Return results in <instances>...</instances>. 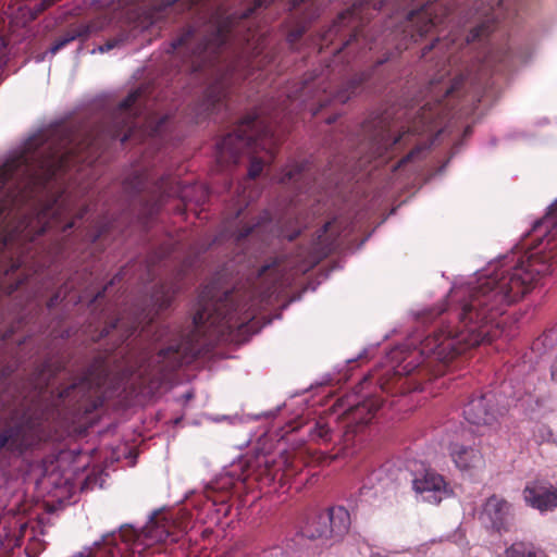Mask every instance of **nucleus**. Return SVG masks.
<instances>
[{
    "instance_id": "e2e57ef3",
    "label": "nucleus",
    "mask_w": 557,
    "mask_h": 557,
    "mask_svg": "<svg viewBox=\"0 0 557 557\" xmlns=\"http://www.w3.org/2000/svg\"><path fill=\"white\" fill-rule=\"evenodd\" d=\"M296 236H297V234H295L294 236H290L289 240H293Z\"/></svg>"
},
{
    "instance_id": "7c9ffc66",
    "label": "nucleus",
    "mask_w": 557,
    "mask_h": 557,
    "mask_svg": "<svg viewBox=\"0 0 557 557\" xmlns=\"http://www.w3.org/2000/svg\"><path fill=\"white\" fill-rule=\"evenodd\" d=\"M276 264H277L276 261H272V262H268V263L261 265L257 270V277H259V278L262 277L267 272H270V275L276 276V269H275ZM278 287L280 286H277L276 281L274 283H272L270 286H268L263 292L260 293L261 301L267 300L273 294H275L278 290Z\"/></svg>"
},
{
    "instance_id": "393cba45",
    "label": "nucleus",
    "mask_w": 557,
    "mask_h": 557,
    "mask_svg": "<svg viewBox=\"0 0 557 557\" xmlns=\"http://www.w3.org/2000/svg\"><path fill=\"white\" fill-rule=\"evenodd\" d=\"M90 33L91 27L87 24L70 29L51 45L49 48L50 57L52 58L59 50L76 39H87Z\"/></svg>"
},
{
    "instance_id": "f03ea898",
    "label": "nucleus",
    "mask_w": 557,
    "mask_h": 557,
    "mask_svg": "<svg viewBox=\"0 0 557 557\" xmlns=\"http://www.w3.org/2000/svg\"><path fill=\"white\" fill-rule=\"evenodd\" d=\"M110 120L111 124L98 137L54 122L8 151L0 163V219L11 207L26 201L59 173L67 171L81 152L97 147L101 137L120 141V110H113Z\"/></svg>"
},
{
    "instance_id": "412c9836",
    "label": "nucleus",
    "mask_w": 557,
    "mask_h": 557,
    "mask_svg": "<svg viewBox=\"0 0 557 557\" xmlns=\"http://www.w3.org/2000/svg\"><path fill=\"white\" fill-rule=\"evenodd\" d=\"M34 541L36 539V530L34 525L27 522H14V525L9 528L3 527L0 532V548L7 546L9 548L20 547L25 539Z\"/></svg>"
},
{
    "instance_id": "5fc2aeb1",
    "label": "nucleus",
    "mask_w": 557,
    "mask_h": 557,
    "mask_svg": "<svg viewBox=\"0 0 557 557\" xmlns=\"http://www.w3.org/2000/svg\"><path fill=\"white\" fill-rule=\"evenodd\" d=\"M74 225H75V222H74V221H71V222L66 223V224H65V226H64V231H66V230H70V228L74 227Z\"/></svg>"
},
{
    "instance_id": "423d86ee",
    "label": "nucleus",
    "mask_w": 557,
    "mask_h": 557,
    "mask_svg": "<svg viewBox=\"0 0 557 557\" xmlns=\"http://www.w3.org/2000/svg\"><path fill=\"white\" fill-rule=\"evenodd\" d=\"M277 143L273 126L251 115L216 143V157L236 163L240 154L248 150L260 149L272 156Z\"/></svg>"
},
{
    "instance_id": "a878e982",
    "label": "nucleus",
    "mask_w": 557,
    "mask_h": 557,
    "mask_svg": "<svg viewBox=\"0 0 557 557\" xmlns=\"http://www.w3.org/2000/svg\"><path fill=\"white\" fill-rule=\"evenodd\" d=\"M62 213L63 208L59 198H54L52 201L48 202L38 213V220L42 223L40 234L50 228Z\"/></svg>"
},
{
    "instance_id": "4c0bfd02",
    "label": "nucleus",
    "mask_w": 557,
    "mask_h": 557,
    "mask_svg": "<svg viewBox=\"0 0 557 557\" xmlns=\"http://www.w3.org/2000/svg\"><path fill=\"white\" fill-rule=\"evenodd\" d=\"M426 150V147H421V146H418L416 147L414 149H412L406 157H404L396 165V168H400L403 166L404 164H406L407 162L409 161H412L414 160L416 158H418L420 154L424 153Z\"/></svg>"
},
{
    "instance_id": "9d476101",
    "label": "nucleus",
    "mask_w": 557,
    "mask_h": 557,
    "mask_svg": "<svg viewBox=\"0 0 557 557\" xmlns=\"http://www.w3.org/2000/svg\"><path fill=\"white\" fill-rule=\"evenodd\" d=\"M108 363L107 358L99 357L88 368L87 375L59 393L61 401L73 407L77 412L89 413L100 407L103 403L102 398L91 399V397L97 393L96 387L98 388L109 374Z\"/></svg>"
},
{
    "instance_id": "bb28decb",
    "label": "nucleus",
    "mask_w": 557,
    "mask_h": 557,
    "mask_svg": "<svg viewBox=\"0 0 557 557\" xmlns=\"http://www.w3.org/2000/svg\"><path fill=\"white\" fill-rule=\"evenodd\" d=\"M506 557H546L544 550L531 542L516 541L505 550Z\"/></svg>"
},
{
    "instance_id": "6ab92c4d",
    "label": "nucleus",
    "mask_w": 557,
    "mask_h": 557,
    "mask_svg": "<svg viewBox=\"0 0 557 557\" xmlns=\"http://www.w3.org/2000/svg\"><path fill=\"white\" fill-rule=\"evenodd\" d=\"M403 134L392 136L389 129L380 120L377 122V127L373 131L372 134H370L368 141L364 144V149L367 150V156L364 158L369 160L382 157L395 145L399 144L403 139Z\"/></svg>"
},
{
    "instance_id": "ddd939ff",
    "label": "nucleus",
    "mask_w": 557,
    "mask_h": 557,
    "mask_svg": "<svg viewBox=\"0 0 557 557\" xmlns=\"http://www.w3.org/2000/svg\"><path fill=\"white\" fill-rule=\"evenodd\" d=\"M413 492L424 503L438 505L453 496L454 491L445 478L432 468H422L413 473Z\"/></svg>"
},
{
    "instance_id": "f8f14e48",
    "label": "nucleus",
    "mask_w": 557,
    "mask_h": 557,
    "mask_svg": "<svg viewBox=\"0 0 557 557\" xmlns=\"http://www.w3.org/2000/svg\"><path fill=\"white\" fill-rule=\"evenodd\" d=\"M487 7V9L484 7L483 0H480V5L479 1L475 0L473 2V8L461 7L450 14L453 15L455 12L459 11L458 13L466 20L473 17H478V20H480V23L467 35V45L475 40L483 41L495 29L496 23L500 20L510 18L516 13V11H506L504 9L503 0H498L497 7H494L491 2H488Z\"/></svg>"
},
{
    "instance_id": "6e6d98bb",
    "label": "nucleus",
    "mask_w": 557,
    "mask_h": 557,
    "mask_svg": "<svg viewBox=\"0 0 557 557\" xmlns=\"http://www.w3.org/2000/svg\"><path fill=\"white\" fill-rule=\"evenodd\" d=\"M106 289H107V286L102 290L98 292L96 297H95V299H98V298L102 297V295L104 294Z\"/></svg>"
},
{
    "instance_id": "0e129e2a",
    "label": "nucleus",
    "mask_w": 557,
    "mask_h": 557,
    "mask_svg": "<svg viewBox=\"0 0 557 557\" xmlns=\"http://www.w3.org/2000/svg\"><path fill=\"white\" fill-rule=\"evenodd\" d=\"M444 312V309H441L440 311H437V314H441Z\"/></svg>"
},
{
    "instance_id": "de8ad7c7",
    "label": "nucleus",
    "mask_w": 557,
    "mask_h": 557,
    "mask_svg": "<svg viewBox=\"0 0 557 557\" xmlns=\"http://www.w3.org/2000/svg\"><path fill=\"white\" fill-rule=\"evenodd\" d=\"M48 57H50V52H49V49L40 54H37L35 57V61L37 63H40V62H44Z\"/></svg>"
},
{
    "instance_id": "9b49d317",
    "label": "nucleus",
    "mask_w": 557,
    "mask_h": 557,
    "mask_svg": "<svg viewBox=\"0 0 557 557\" xmlns=\"http://www.w3.org/2000/svg\"><path fill=\"white\" fill-rule=\"evenodd\" d=\"M509 398L519 400L520 395L513 393L506 400H500L495 391L473 395L463 407V417L470 424L492 426L510 406Z\"/></svg>"
},
{
    "instance_id": "5701e85b",
    "label": "nucleus",
    "mask_w": 557,
    "mask_h": 557,
    "mask_svg": "<svg viewBox=\"0 0 557 557\" xmlns=\"http://www.w3.org/2000/svg\"><path fill=\"white\" fill-rule=\"evenodd\" d=\"M323 513L327 519L333 534V541L342 540L350 529L351 520L349 511L344 506H333Z\"/></svg>"
},
{
    "instance_id": "8fccbe9b",
    "label": "nucleus",
    "mask_w": 557,
    "mask_h": 557,
    "mask_svg": "<svg viewBox=\"0 0 557 557\" xmlns=\"http://www.w3.org/2000/svg\"><path fill=\"white\" fill-rule=\"evenodd\" d=\"M193 397H194V392H193V391H187V392L182 396V398L184 399V401H185V403L189 401Z\"/></svg>"
},
{
    "instance_id": "7ed1b4c3",
    "label": "nucleus",
    "mask_w": 557,
    "mask_h": 557,
    "mask_svg": "<svg viewBox=\"0 0 557 557\" xmlns=\"http://www.w3.org/2000/svg\"><path fill=\"white\" fill-rule=\"evenodd\" d=\"M383 394L387 395L388 391L380 383L375 392L369 391V395L349 394L338 399L332 413L320 417L308 425V440L319 445L339 446L337 455H352L355 437L359 430L370 423L379 410L384 408L386 399Z\"/></svg>"
},
{
    "instance_id": "39448f33",
    "label": "nucleus",
    "mask_w": 557,
    "mask_h": 557,
    "mask_svg": "<svg viewBox=\"0 0 557 557\" xmlns=\"http://www.w3.org/2000/svg\"><path fill=\"white\" fill-rule=\"evenodd\" d=\"M176 286L160 284L157 285L149 305H135L129 312L127 321L124 318L116 319L102 329L99 338L108 336L113 330L120 332L121 343L126 342L131 336L138 334L139 336H150L153 341H161L169 332V326L153 327L157 315L166 310L176 294Z\"/></svg>"
},
{
    "instance_id": "4468645a",
    "label": "nucleus",
    "mask_w": 557,
    "mask_h": 557,
    "mask_svg": "<svg viewBox=\"0 0 557 557\" xmlns=\"http://www.w3.org/2000/svg\"><path fill=\"white\" fill-rule=\"evenodd\" d=\"M480 520L486 529L493 532L499 534L508 532L513 521L512 505L505 498L493 494L483 503Z\"/></svg>"
},
{
    "instance_id": "473e14b6",
    "label": "nucleus",
    "mask_w": 557,
    "mask_h": 557,
    "mask_svg": "<svg viewBox=\"0 0 557 557\" xmlns=\"http://www.w3.org/2000/svg\"><path fill=\"white\" fill-rule=\"evenodd\" d=\"M263 228H264L263 219L260 218V220L257 221L256 223L237 230L233 236H234L235 240L237 243H239L243 239H245L246 237H248L249 235L257 234Z\"/></svg>"
},
{
    "instance_id": "2eb2a0df",
    "label": "nucleus",
    "mask_w": 557,
    "mask_h": 557,
    "mask_svg": "<svg viewBox=\"0 0 557 557\" xmlns=\"http://www.w3.org/2000/svg\"><path fill=\"white\" fill-rule=\"evenodd\" d=\"M373 70L374 69L354 75L350 79L343 83L335 91L329 90L331 88L330 85L324 87L323 92L325 94V97L323 99H319V107L312 111V114L315 115L322 108L332 102L343 104L357 96L360 92L362 85L370 79Z\"/></svg>"
},
{
    "instance_id": "37998d69",
    "label": "nucleus",
    "mask_w": 557,
    "mask_h": 557,
    "mask_svg": "<svg viewBox=\"0 0 557 557\" xmlns=\"http://www.w3.org/2000/svg\"><path fill=\"white\" fill-rule=\"evenodd\" d=\"M14 370H15L14 366L9 364V366L4 367L0 373V381L9 377L14 372Z\"/></svg>"
},
{
    "instance_id": "6e6552de",
    "label": "nucleus",
    "mask_w": 557,
    "mask_h": 557,
    "mask_svg": "<svg viewBox=\"0 0 557 557\" xmlns=\"http://www.w3.org/2000/svg\"><path fill=\"white\" fill-rule=\"evenodd\" d=\"M475 0H437L434 3V17H432V5L424 4L418 10H412L406 14V26L404 29V40L417 41L434 27L445 23L450 14L458 8H473ZM487 9L488 2L497 7L498 0H483ZM506 11H517V3L511 0H503Z\"/></svg>"
},
{
    "instance_id": "cd10ccee",
    "label": "nucleus",
    "mask_w": 557,
    "mask_h": 557,
    "mask_svg": "<svg viewBox=\"0 0 557 557\" xmlns=\"http://www.w3.org/2000/svg\"><path fill=\"white\" fill-rule=\"evenodd\" d=\"M306 536L309 539H330L333 540L329 522L323 512L317 515L305 530Z\"/></svg>"
},
{
    "instance_id": "3c124183",
    "label": "nucleus",
    "mask_w": 557,
    "mask_h": 557,
    "mask_svg": "<svg viewBox=\"0 0 557 557\" xmlns=\"http://www.w3.org/2000/svg\"><path fill=\"white\" fill-rule=\"evenodd\" d=\"M55 0H41L40 3H45V9H49L54 4Z\"/></svg>"
},
{
    "instance_id": "1a4fd4ad",
    "label": "nucleus",
    "mask_w": 557,
    "mask_h": 557,
    "mask_svg": "<svg viewBox=\"0 0 557 557\" xmlns=\"http://www.w3.org/2000/svg\"><path fill=\"white\" fill-rule=\"evenodd\" d=\"M193 359L194 355L180 339L175 344L160 349L154 356L145 355L138 368L132 370V374H137L143 381H149L153 386H159L177 369L191 362Z\"/></svg>"
},
{
    "instance_id": "e433bc0d",
    "label": "nucleus",
    "mask_w": 557,
    "mask_h": 557,
    "mask_svg": "<svg viewBox=\"0 0 557 557\" xmlns=\"http://www.w3.org/2000/svg\"><path fill=\"white\" fill-rule=\"evenodd\" d=\"M169 117L166 115L160 117L154 125L150 128L149 135L151 137H161L166 126Z\"/></svg>"
},
{
    "instance_id": "a211bd4d",
    "label": "nucleus",
    "mask_w": 557,
    "mask_h": 557,
    "mask_svg": "<svg viewBox=\"0 0 557 557\" xmlns=\"http://www.w3.org/2000/svg\"><path fill=\"white\" fill-rule=\"evenodd\" d=\"M34 446V440L22 424H11L0 431V453L23 456Z\"/></svg>"
},
{
    "instance_id": "a19ab883",
    "label": "nucleus",
    "mask_w": 557,
    "mask_h": 557,
    "mask_svg": "<svg viewBox=\"0 0 557 557\" xmlns=\"http://www.w3.org/2000/svg\"><path fill=\"white\" fill-rule=\"evenodd\" d=\"M237 470L238 469L234 467L232 470H230L226 473V475L230 476L232 484H234L236 482L245 483V481L247 479L245 473L242 470L240 471H237Z\"/></svg>"
},
{
    "instance_id": "49530a36",
    "label": "nucleus",
    "mask_w": 557,
    "mask_h": 557,
    "mask_svg": "<svg viewBox=\"0 0 557 557\" xmlns=\"http://www.w3.org/2000/svg\"><path fill=\"white\" fill-rule=\"evenodd\" d=\"M554 335H557V330L545 332L540 339L546 345L548 341L553 339Z\"/></svg>"
},
{
    "instance_id": "58836bf2",
    "label": "nucleus",
    "mask_w": 557,
    "mask_h": 557,
    "mask_svg": "<svg viewBox=\"0 0 557 557\" xmlns=\"http://www.w3.org/2000/svg\"><path fill=\"white\" fill-rule=\"evenodd\" d=\"M10 49L7 40L0 35V70H2L9 60Z\"/></svg>"
},
{
    "instance_id": "b1692460",
    "label": "nucleus",
    "mask_w": 557,
    "mask_h": 557,
    "mask_svg": "<svg viewBox=\"0 0 557 557\" xmlns=\"http://www.w3.org/2000/svg\"><path fill=\"white\" fill-rule=\"evenodd\" d=\"M332 222L324 223L315 234L310 247V253L317 260L326 258L337 247V238L329 235Z\"/></svg>"
},
{
    "instance_id": "c85d7f7f",
    "label": "nucleus",
    "mask_w": 557,
    "mask_h": 557,
    "mask_svg": "<svg viewBox=\"0 0 557 557\" xmlns=\"http://www.w3.org/2000/svg\"><path fill=\"white\" fill-rule=\"evenodd\" d=\"M57 369L50 361L42 362L34 373V386L40 392L47 388L55 375Z\"/></svg>"
},
{
    "instance_id": "f704fd0d",
    "label": "nucleus",
    "mask_w": 557,
    "mask_h": 557,
    "mask_svg": "<svg viewBox=\"0 0 557 557\" xmlns=\"http://www.w3.org/2000/svg\"><path fill=\"white\" fill-rule=\"evenodd\" d=\"M45 10H46L45 3H40V2L36 3L33 8H27V7L20 8V11L23 12V16H25L27 13V18L25 22L34 21Z\"/></svg>"
},
{
    "instance_id": "c03bdc74",
    "label": "nucleus",
    "mask_w": 557,
    "mask_h": 557,
    "mask_svg": "<svg viewBox=\"0 0 557 557\" xmlns=\"http://www.w3.org/2000/svg\"><path fill=\"white\" fill-rule=\"evenodd\" d=\"M359 34L356 32L354 33L350 38L342 44V46L336 50L337 53L341 52L342 49L351 46L352 41H356L358 39Z\"/></svg>"
},
{
    "instance_id": "680f3d73",
    "label": "nucleus",
    "mask_w": 557,
    "mask_h": 557,
    "mask_svg": "<svg viewBox=\"0 0 557 557\" xmlns=\"http://www.w3.org/2000/svg\"><path fill=\"white\" fill-rule=\"evenodd\" d=\"M364 354H366V349H364L362 352H360L358 357L360 358V357H362Z\"/></svg>"
},
{
    "instance_id": "2f4dec72",
    "label": "nucleus",
    "mask_w": 557,
    "mask_h": 557,
    "mask_svg": "<svg viewBox=\"0 0 557 557\" xmlns=\"http://www.w3.org/2000/svg\"><path fill=\"white\" fill-rule=\"evenodd\" d=\"M392 468V465L389 462H385L381 465L379 468L371 471L368 475V482L370 484V488H373L374 485L377 484H385V481L392 480L389 478L388 472Z\"/></svg>"
},
{
    "instance_id": "ea45409f",
    "label": "nucleus",
    "mask_w": 557,
    "mask_h": 557,
    "mask_svg": "<svg viewBox=\"0 0 557 557\" xmlns=\"http://www.w3.org/2000/svg\"><path fill=\"white\" fill-rule=\"evenodd\" d=\"M305 32H306V28L304 26L296 27V28L292 29L290 32H288V34L286 36V41L290 46H294L298 41V39H300L302 37Z\"/></svg>"
},
{
    "instance_id": "13d9d810",
    "label": "nucleus",
    "mask_w": 557,
    "mask_h": 557,
    "mask_svg": "<svg viewBox=\"0 0 557 557\" xmlns=\"http://www.w3.org/2000/svg\"><path fill=\"white\" fill-rule=\"evenodd\" d=\"M370 557H387L381 553H372Z\"/></svg>"
},
{
    "instance_id": "a18cd8bd",
    "label": "nucleus",
    "mask_w": 557,
    "mask_h": 557,
    "mask_svg": "<svg viewBox=\"0 0 557 557\" xmlns=\"http://www.w3.org/2000/svg\"><path fill=\"white\" fill-rule=\"evenodd\" d=\"M394 57V52L393 51H387L383 58L379 59L375 64H374V67H379L381 66L382 64L386 63L388 60H391L392 58Z\"/></svg>"
},
{
    "instance_id": "4d7b16f0",
    "label": "nucleus",
    "mask_w": 557,
    "mask_h": 557,
    "mask_svg": "<svg viewBox=\"0 0 557 557\" xmlns=\"http://www.w3.org/2000/svg\"><path fill=\"white\" fill-rule=\"evenodd\" d=\"M507 386H508L507 382H504V383L502 384V393H503V394H506V388H507Z\"/></svg>"
},
{
    "instance_id": "0eeeda50",
    "label": "nucleus",
    "mask_w": 557,
    "mask_h": 557,
    "mask_svg": "<svg viewBox=\"0 0 557 557\" xmlns=\"http://www.w3.org/2000/svg\"><path fill=\"white\" fill-rule=\"evenodd\" d=\"M170 522L165 517H159L158 511L148 516L147 523L141 528H136L132 523L122 524L117 530L112 531L116 534V542L121 547V556L144 557L146 549L158 543L176 542L177 536L170 530Z\"/></svg>"
},
{
    "instance_id": "09e8293b",
    "label": "nucleus",
    "mask_w": 557,
    "mask_h": 557,
    "mask_svg": "<svg viewBox=\"0 0 557 557\" xmlns=\"http://www.w3.org/2000/svg\"><path fill=\"white\" fill-rule=\"evenodd\" d=\"M552 379L554 381H557V357L552 363V370H550Z\"/></svg>"
},
{
    "instance_id": "20e7f679",
    "label": "nucleus",
    "mask_w": 557,
    "mask_h": 557,
    "mask_svg": "<svg viewBox=\"0 0 557 557\" xmlns=\"http://www.w3.org/2000/svg\"><path fill=\"white\" fill-rule=\"evenodd\" d=\"M258 302L255 290L221 289L215 283H210L198 295L193 317L194 332L202 336L248 333Z\"/></svg>"
},
{
    "instance_id": "4be33fe9",
    "label": "nucleus",
    "mask_w": 557,
    "mask_h": 557,
    "mask_svg": "<svg viewBox=\"0 0 557 557\" xmlns=\"http://www.w3.org/2000/svg\"><path fill=\"white\" fill-rule=\"evenodd\" d=\"M527 504L540 511H549L557 507V490L542 486H527L523 491Z\"/></svg>"
},
{
    "instance_id": "052dcab7",
    "label": "nucleus",
    "mask_w": 557,
    "mask_h": 557,
    "mask_svg": "<svg viewBox=\"0 0 557 557\" xmlns=\"http://www.w3.org/2000/svg\"><path fill=\"white\" fill-rule=\"evenodd\" d=\"M541 430H544L548 436H552V435H553V434H552V431H550L549 429H547V428H544V426H543Z\"/></svg>"
},
{
    "instance_id": "864d4df0",
    "label": "nucleus",
    "mask_w": 557,
    "mask_h": 557,
    "mask_svg": "<svg viewBox=\"0 0 557 557\" xmlns=\"http://www.w3.org/2000/svg\"><path fill=\"white\" fill-rule=\"evenodd\" d=\"M406 47H407V45H406V44L399 42V44H397V45H396V47H395V48H396L397 53H399V52H400L403 49H405Z\"/></svg>"
},
{
    "instance_id": "aec40b11",
    "label": "nucleus",
    "mask_w": 557,
    "mask_h": 557,
    "mask_svg": "<svg viewBox=\"0 0 557 557\" xmlns=\"http://www.w3.org/2000/svg\"><path fill=\"white\" fill-rule=\"evenodd\" d=\"M449 455L453 462L460 470L478 467L483 461V456L475 446L465 445L458 442L450 443Z\"/></svg>"
},
{
    "instance_id": "79ce46f5",
    "label": "nucleus",
    "mask_w": 557,
    "mask_h": 557,
    "mask_svg": "<svg viewBox=\"0 0 557 557\" xmlns=\"http://www.w3.org/2000/svg\"><path fill=\"white\" fill-rule=\"evenodd\" d=\"M122 41L121 40H109L107 41L104 45H101L97 48V51L101 52V53H104V52H108L110 50H112L113 48L117 47Z\"/></svg>"
},
{
    "instance_id": "c9c22d12",
    "label": "nucleus",
    "mask_w": 557,
    "mask_h": 557,
    "mask_svg": "<svg viewBox=\"0 0 557 557\" xmlns=\"http://www.w3.org/2000/svg\"><path fill=\"white\" fill-rule=\"evenodd\" d=\"M264 162L259 158H252L250 160V164L248 168V176L249 178H256L258 177L261 172L263 171Z\"/></svg>"
},
{
    "instance_id": "72a5a7b5",
    "label": "nucleus",
    "mask_w": 557,
    "mask_h": 557,
    "mask_svg": "<svg viewBox=\"0 0 557 557\" xmlns=\"http://www.w3.org/2000/svg\"><path fill=\"white\" fill-rule=\"evenodd\" d=\"M419 366L420 361H418L417 356H408L405 357L403 361L395 368V372L398 375H408L411 372H413Z\"/></svg>"
},
{
    "instance_id": "f3484780",
    "label": "nucleus",
    "mask_w": 557,
    "mask_h": 557,
    "mask_svg": "<svg viewBox=\"0 0 557 557\" xmlns=\"http://www.w3.org/2000/svg\"><path fill=\"white\" fill-rule=\"evenodd\" d=\"M463 83V76L455 77L449 84L441 81L434 82V109L430 102L424 103L419 111V119L423 126L434 123L442 113V102L451 94L457 91Z\"/></svg>"
},
{
    "instance_id": "bf43d9fd",
    "label": "nucleus",
    "mask_w": 557,
    "mask_h": 557,
    "mask_svg": "<svg viewBox=\"0 0 557 557\" xmlns=\"http://www.w3.org/2000/svg\"><path fill=\"white\" fill-rule=\"evenodd\" d=\"M335 120H336V116L329 117V119L326 120V123H327V124H331V123L335 122Z\"/></svg>"
},
{
    "instance_id": "dca6fc26",
    "label": "nucleus",
    "mask_w": 557,
    "mask_h": 557,
    "mask_svg": "<svg viewBox=\"0 0 557 557\" xmlns=\"http://www.w3.org/2000/svg\"><path fill=\"white\" fill-rule=\"evenodd\" d=\"M312 175L311 163L308 160L289 161L281 171L277 182L290 185L297 194H309L314 185L309 181Z\"/></svg>"
},
{
    "instance_id": "c756f323",
    "label": "nucleus",
    "mask_w": 557,
    "mask_h": 557,
    "mask_svg": "<svg viewBox=\"0 0 557 557\" xmlns=\"http://www.w3.org/2000/svg\"><path fill=\"white\" fill-rule=\"evenodd\" d=\"M455 38H435L433 42L425 46L422 51V55H425L433 48L442 54V58H446L450 62L451 50L455 47Z\"/></svg>"
},
{
    "instance_id": "f257e3e1",
    "label": "nucleus",
    "mask_w": 557,
    "mask_h": 557,
    "mask_svg": "<svg viewBox=\"0 0 557 557\" xmlns=\"http://www.w3.org/2000/svg\"><path fill=\"white\" fill-rule=\"evenodd\" d=\"M540 247L516 264L490 262L475 272L467 285L454 286L450 299L457 305L442 319L432 335L422 342L419 356L434 358L435 376L458 368L469 350L493 341L516 335V323H507V309L521 300L540 277L557 262V199L546 214L533 223Z\"/></svg>"
},
{
    "instance_id": "603ef678",
    "label": "nucleus",
    "mask_w": 557,
    "mask_h": 557,
    "mask_svg": "<svg viewBox=\"0 0 557 557\" xmlns=\"http://www.w3.org/2000/svg\"><path fill=\"white\" fill-rule=\"evenodd\" d=\"M59 299V294L54 295L53 297L50 298L49 302H48V307L51 308Z\"/></svg>"
}]
</instances>
